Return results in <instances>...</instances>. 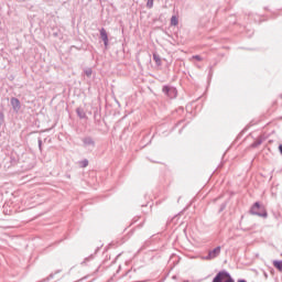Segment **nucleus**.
Masks as SVG:
<instances>
[{
  "mask_svg": "<svg viewBox=\"0 0 282 282\" xmlns=\"http://www.w3.org/2000/svg\"><path fill=\"white\" fill-rule=\"evenodd\" d=\"M153 1L154 0H148L147 8H149V9L153 8Z\"/></svg>",
  "mask_w": 282,
  "mask_h": 282,
  "instance_id": "13",
  "label": "nucleus"
},
{
  "mask_svg": "<svg viewBox=\"0 0 282 282\" xmlns=\"http://www.w3.org/2000/svg\"><path fill=\"white\" fill-rule=\"evenodd\" d=\"M153 61L154 63H156V65H162V58L160 57V55H158V53L153 54Z\"/></svg>",
  "mask_w": 282,
  "mask_h": 282,
  "instance_id": "8",
  "label": "nucleus"
},
{
  "mask_svg": "<svg viewBox=\"0 0 282 282\" xmlns=\"http://www.w3.org/2000/svg\"><path fill=\"white\" fill-rule=\"evenodd\" d=\"M238 282H247L246 280H239Z\"/></svg>",
  "mask_w": 282,
  "mask_h": 282,
  "instance_id": "20",
  "label": "nucleus"
},
{
  "mask_svg": "<svg viewBox=\"0 0 282 282\" xmlns=\"http://www.w3.org/2000/svg\"><path fill=\"white\" fill-rule=\"evenodd\" d=\"M279 151L282 154V144L279 145Z\"/></svg>",
  "mask_w": 282,
  "mask_h": 282,
  "instance_id": "19",
  "label": "nucleus"
},
{
  "mask_svg": "<svg viewBox=\"0 0 282 282\" xmlns=\"http://www.w3.org/2000/svg\"><path fill=\"white\" fill-rule=\"evenodd\" d=\"M76 113L82 119L87 117V115L85 113V110H83V108H77Z\"/></svg>",
  "mask_w": 282,
  "mask_h": 282,
  "instance_id": "7",
  "label": "nucleus"
},
{
  "mask_svg": "<svg viewBox=\"0 0 282 282\" xmlns=\"http://www.w3.org/2000/svg\"><path fill=\"white\" fill-rule=\"evenodd\" d=\"M251 215H257L258 217H263L264 219L268 217V212H265V207L261 206L259 203H254V205L250 209Z\"/></svg>",
  "mask_w": 282,
  "mask_h": 282,
  "instance_id": "1",
  "label": "nucleus"
},
{
  "mask_svg": "<svg viewBox=\"0 0 282 282\" xmlns=\"http://www.w3.org/2000/svg\"><path fill=\"white\" fill-rule=\"evenodd\" d=\"M83 169H86V166H89V161L87 159L82 161Z\"/></svg>",
  "mask_w": 282,
  "mask_h": 282,
  "instance_id": "11",
  "label": "nucleus"
},
{
  "mask_svg": "<svg viewBox=\"0 0 282 282\" xmlns=\"http://www.w3.org/2000/svg\"><path fill=\"white\" fill-rule=\"evenodd\" d=\"M4 122V116L3 113L0 111V127L3 124Z\"/></svg>",
  "mask_w": 282,
  "mask_h": 282,
  "instance_id": "14",
  "label": "nucleus"
},
{
  "mask_svg": "<svg viewBox=\"0 0 282 282\" xmlns=\"http://www.w3.org/2000/svg\"><path fill=\"white\" fill-rule=\"evenodd\" d=\"M43 142L41 140H39V148L41 149Z\"/></svg>",
  "mask_w": 282,
  "mask_h": 282,
  "instance_id": "18",
  "label": "nucleus"
},
{
  "mask_svg": "<svg viewBox=\"0 0 282 282\" xmlns=\"http://www.w3.org/2000/svg\"><path fill=\"white\" fill-rule=\"evenodd\" d=\"M213 282H235L228 271H219L214 278Z\"/></svg>",
  "mask_w": 282,
  "mask_h": 282,
  "instance_id": "2",
  "label": "nucleus"
},
{
  "mask_svg": "<svg viewBox=\"0 0 282 282\" xmlns=\"http://www.w3.org/2000/svg\"><path fill=\"white\" fill-rule=\"evenodd\" d=\"M85 74H86V76L89 78V77L91 76V74H93L91 68L85 69Z\"/></svg>",
  "mask_w": 282,
  "mask_h": 282,
  "instance_id": "12",
  "label": "nucleus"
},
{
  "mask_svg": "<svg viewBox=\"0 0 282 282\" xmlns=\"http://www.w3.org/2000/svg\"><path fill=\"white\" fill-rule=\"evenodd\" d=\"M273 265L276 268V270L282 272V261L274 260Z\"/></svg>",
  "mask_w": 282,
  "mask_h": 282,
  "instance_id": "9",
  "label": "nucleus"
},
{
  "mask_svg": "<svg viewBox=\"0 0 282 282\" xmlns=\"http://www.w3.org/2000/svg\"><path fill=\"white\" fill-rule=\"evenodd\" d=\"M177 23H178L177 17L173 15L171 19V25H177Z\"/></svg>",
  "mask_w": 282,
  "mask_h": 282,
  "instance_id": "10",
  "label": "nucleus"
},
{
  "mask_svg": "<svg viewBox=\"0 0 282 282\" xmlns=\"http://www.w3.org/2000/svg\"><path fill=\"white\" fill-rule=\"evenodd\" d=\"M163 94H165V96H169V98H176L177 97V89H175L173 87L164 86L163 87Z\"/></svg>",
  "mask_w": 282,
  "mask_h": 282,
  "instance_id": "4",
  "label": "nucleus"
},
{
  "mask_svg": "<svg viewBox=\"0 0 282 282\" xmlns=\"http://www.w3.org/2000/svg\"><path fill=\"white\" fill-rule=\"evenodd\" d=\"M102 41H104L105 45H107V43H109V37L104 36V37H102Z\"/></svg>",
  "mask_w": 282,
  "mask_h": 282,
  "instance_id": "16",
  "label": "nucleus"
},
{
  "mask_svg": "<svg viewBox=\"0 0 282 282\" xmlns=\"http://www.w3.org/2000/svg\"><path fill=\"white\" fill-rule=\"evenodd\" d=\"M11 107H12L13 111H15V113H19V111H21V101L18 98L12 97L11 98Z\"/></svg>",
  "mask_w": 282,
  "mask_h": 282,
  "instance_id": "6",
  "label": "nucleus"
},
{
  "mask_svg": "<svg viewBox=\"0 0 282 282\" xmlns=\"http://www.w3.org/2000/svg\"><path fill=\"white\" fill-rule=\"evenodd\" d=\"M83 147H84L85 149H89V150L91 151V149H94V148L96 147V142L94 141L93 138H90V137H85V138L83 139Z\"/></svg>",
  "mask_w": 282,
  "mask_h": 282,
  "instance_id": "5",
  "label": "nucleus"
},
{
  "mask_svg": "<svg viewBox=\"0 0 282 282\" xmlns=\"http://www.w3.org/2000/svg\"><path fill=\"white\" fill-rule=\"evenodd\" d=\"M100 36H107V31L105 29L100 30Z\"/></svg>",
  "mask_w": 282,
  "mask_h": 282,
  "instance_id": "15",
  "label": "nucleus"
},
{
  "mask_svg": "<svg viewBox=\"0 0 282 282\" xmlns=\"http://www.w3.org/2000/svg\"><path fill=\"white\" fill-rule=\"evenodd\" d=\"M192 58H195V61H202V56L199 55H194Z\"/></svg>",
  "mask_w": 282,
  "mask_h": 282,
  "instance_id": "17",
  "label": "nucleus"
},
{
  "mask_svg": "<svg viewBox=\"0 0 282 282\" xmlns=\"http://www.w3.org/2000/svg\"><path fill=\"white\" fill-rule=\"evenodd\" d=\"M221 254V247H216L215 249L210 250L207 256L200 257L203 261H213V259H217Z\"/></svg>",
  "mask_w": 282,
  "mask_h": 282,
  "instance_id": "3",
  "label": "nucleus"
}]
</instances>
